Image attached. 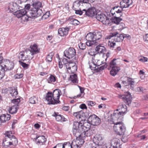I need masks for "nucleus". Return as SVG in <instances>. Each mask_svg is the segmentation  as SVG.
<instances>
[{
  "mask_svg": "<svg viewBox=\"0 0 148 148\" xmlns=\"http://www.w3.org/2000/svg\"><path fill=\"white\" fill-rule=\"evenodd\" d=\"M120 140L118 138H114L111 141V146L109 148H121V145L120 144ZM106 148H108L106 146Z\"/></svg>",
  "mask_w": 148,
  "mask_h": 148,
  "instance_id": "obj_10",
  "label": "nucleus"
},
{
  "mask_svg": "<svg viewBox=\"0 0 148 148\" xmlns=\"http://www.w3.org/2000/svg\"><path fill=\"white\" fill-rule=\"evenodd\" d=\"M95 18L98 21L101 22L104 24L106 25L109 23L110 18L104 14H97L95 16Z\"/></svg>",
  "mask_w": 148,
  "mask_h": 148,
  "instance_id": "obj_8",
  "label": "nucleus"
},
{
  "mask_svg": "<svg viewBox=\"0 0 148 148\" xmlns=\"http://www.w3.org/2000/svg\"><path fill=\"white\" fill-rule=\"evenodd\" d=\"M23 76V75L22 73L17 74L15 75L14 77L16 78L20 79L22 78Z\"/></svg>",
  "mask_w": 148,
  "mask_h": 148,
  "instance_id": "obj_57",
  "label": "nucleus"
},
{
  "mask_svg": "<svg viewBox=\"0 0 148 148\" xmlns=\"http://www.w3.org/2000/svg\"><path fill=\"white\" fill-rule=\"evenodd\" d=\"M18 108V106L13 105L10 108L9 112L11 114H14L17 112Z\"/></svg>",
  "mask_w": 148,
  "mask_h": 148,
  "instance_id": "obj_35",
  "label": "nucleus"
},
{
  "mask_svg": "<svg viewBox=\"0 0 148 148\" xmlns=\"http://www.w3.org/2000/svg\"><path fill=\"white\" fill-rule=\"evenodd\" d=\"M86 39L87 41L94 40L92 33H89L88 34L86 37Z\"/></svg>",
  "mask_w": 148,
  "mask_h": 148,
  "instance_id": "obj_39",
  "label": "nucleus"
},
{
  "mask_svg": "<svg viewBox=\"0 0 148 148\" xmlns=\"http://www.w3.org/2000/svg\"><path fill=\"white\" fill-rule=\"evenodd\" d=\"M27 11L25 9H23L18 10H17L16 11L14 12V15H15L18 18H21L23 15L26 14Z\"/></svg>",
  "mask_w": 148,
  "mask_h": 148,
  "instance_id": "obj_23",
  "label": "nucleus"
},
{
  "mask_svg": "<svg viewBox=\"0 0 148 148\" xmlns=\"http://www.w3.org/2000/svg\"><path fill=\"white\" fill-rule=\"evenodd\" d=\"M95 50L98 53H104L106 52V49L105 47L101 45H98L95 47Z\"/></svg>",
  "mask_w": 148,
  "mask_h": 148,
  "instance_id": "obj_29",
  "label": "nucleus"
},
{
  "mask_svg": "<svg viewBox=\"0 0 148 148\" xmlns=\"http://www.w3.org/2000/svg\"><path fill=\"white\" fill-rule=\"evenodd\" d=\"M32 5L33 8L29 11V14L33 17H38L42 14L41 10L40 9L42 7V3L37 0H32Z\"/></svg>",
  "mask_w": 148,
  "mask_h": 148,
  "instance_id": "obj_2",
  "label": "nucleus"
},
{
  "mask_svg": "<svg viewBox=\"0 0 148 148\" xmlns=\"http://www.w3.org/2000/svg\"><path fill=\"white\" fill-rule=\"evenodd\" d=\"M88 121L93 125H97L101 122L100 119L95 114L90 115Z\"/></svg>",
  "mask_w": 148,
  "mask_h": 148,
  "instance_id": "obj_6",
  "label": "nucleus"
},
{
  "mask_svg": "<svg viewBox=\"0 0 148 148\" xmlns=\"http://www.w3.org/2000/svg\"><path fill=\"white\" fill-rule=\"evenodd\" d=\"M10 115L8 114H3L0 116V121L1 123L9 121L10 119Z\"/></svg>",
  "mask_w": 148,
  "mask_h": 148,
  "instance_id": "obj_25",
  "label": "nucleus"
},
{
  "mask_svg": "<svg viewBox=\"0 0 148 148\" xmlns=\"http://www.w3.org/2000/svg\"><path fill=\"white\" fill-rule=\"evenodd\" d=\"M30 47V49H26V51L31 54V55H33L39 52L40 49L38 48L36 44H34L33 46H31Z\"/></svg>",
  "mask_w": 148,
  "mask_h": 148,
  "instance_id": "obj_17",
  "label": "nucleus"
},
{
  "mask_svg": "<svg viewBox=\"0 0 148 148\" xmlns=\"http://www.w3.org/2000/svg\"><path fill=\"white\" fill-rule=\"evenodd\" d=\"M27 51H26V50L25 51L23 52H21L19 53V55L18 57L19 60H21V61L22 60L23 61H24L27 60V58L25 56V55H26Z\"/></svg>",
  "mask_w": 148,
  "mask_h": 148,
  "instance_id": "obj_32",
  "label": "nucleus"
},
{
  "mask_svg": "<svg viewBox=\"0 0 148 148\" xmlns=\"http://www.w3.org/2000/svg\"><path fill=\"white\" fill-rule=\"evenodd\" d=\"M78 87L79 88L81 93L83 94L82 96H84V88L82 87L79 86H78Z\"/></svg>",
  "mask_w": 148,
  "mask_h": 148,
  "instance_id": "obj_61",
  "label": "nucleus"
},
{
  "mask_svg": "<svg viewBox=\"0 0 148 148\" xmlns=\"http://www.w3.org/2000/svg\"><path fill=\"white\" fill-rule=\"evenodd\" d=\"M61 94V90L58 89L55 90L53 92L52 94L53 99V100L57 101L58 103L60 102L59 99Z\"/></svg>",
  "mask_w": 148,
  "mask_h": 148,
  "instance_id": "obj_13",
  "label": "nucleus"
},
{
  "mask_svg": "<svg viewBox=\"0 0 148 148\" xmlns=\"http://www.w3.org/2000/svg\"><path fill=\"white\" fill-rule=\"evenodd\" d=\"M82 113L83 111H82L74 112L73 115L77 119H80L82 117Z\"/></svg>",
  "mask_w": 148,
  "mask_h": 148,
  "instance_id": "obj_42",
  "label": "nucleus"
},
{
  "mask_svg": "<svg viewBox=\"0 0 148 148\" xmlns=\"http://www.w3.org/2000/svg\"><path fill=\"white\" fill-rule=\"evenodd\" d=\"M58 113H57L55 112L52 115V116L56 117V119L57 121H58L63 122L65 121L67 119L63 116L59 114L58 115Z\"/></svg>",
  "mask_w": 148,
  "mask_h": 148,
  "instance_id": "obj_24",
  "label": "nucleus"
},
{
  "mask_svg": "<svg viewBox=\"0 0 148 148\" xmlns=\"http://www.w3.org/2000/svg\"><path fill=\"white\" fill-rule=\"evenodd\" d=\"M64 148H71V144L69 143H64Z\"/></svg>",
  "mask_w": 148,
  "mask_h": 148,
  "instance_id": "obj_54",
  "label": "nucleus"
},
{
  "mask_svg": "<svg viewBox=\"0 0 148 148\" xmlns=\"http://www.w3.org/2000/svg\"><path fill=\"white\" fill-rule=\"evenodd\" d=\"M20 101V99L18 98L17 99H15L11 100L12 103L15 104V105L18 106V104Z\"/></svg>",
  "mask_w": 148,
  "mask_h": 148,
  "instance_id": "obj_47",
  "label": "nucleus"
},
{
  "mask_svg": "<svg viewBox=\"0 0 148 148\" xmlns=\"http://www.w3.org/2000/svg\"><path fill=\"white\" fill-rule=\"evenodd\" d=\"M81 124H79V122H74L73 126V135L76 137V140H84L86 138V137H83L82 134L83 132L82 130Z\"/></svg>",
  "mask_w": 148,
  "mask_h": 148,
  "instance_id": "obj_3",
  "label": "nucleus"
},
{
  "mask_svg": "<svg viewBox=\"0 0 148 148\" xmlns=\"http://www.w3.org/2000/svg\"><path fill=\"white\" fill-rule=\"evenodd\" d=\"M119 97L122 99L127 105L129 106L131 104L132 100V97L130 94L129 93L126 92L124 95H120Z\"/></svg>",
  "mask_w": 148,
  "mask_h": 148,
  "instance_id": "obj_5",
  "label": "nucleus"
},
{
  "mask_svg": "<svg viewBox=\"0 0 148 148\" xmlns=\"http://www.w3.org/2000/svg\"><path fill=\"white\" fill-rule=\"evenodd\" d=\"M29 14V11L28 12H27V13H26V14H24V15H23L21 17V19L23 21H27L28 20V18H35V17H33L31 16V14H30V15H29L28 14Z\"/></svg>",
  "mask_w": 148,
  "mask_h": 148,
  "instance_id": "obj_34",
  "label": "nucleus"
},
{
  "mask_svg": "<svg viewBox=\"0 0 148 148\" xmlns=\"http://www.w3.org/2000/svg\"><path fill=\"white\" fill-rule=\"evenodd\" d=\"M135 83L134 79L129 77L127 78V81H122V83L126 86H130V88L132 90L134 89Z\"/></svg>",
  "mask_w": 148,
  "mask_h": 148,
  "instance_id": "obj_11",
  "label": "nucleus"
},
{
  "mask_svg": "<svg viewBox=\"0 0 148 148\" xmlns=\"http://www.w3.org/2000/svg\"><path fill=\"white\" fill-rule=\"evenodd\" d=\"M93 141L94 143L98 146L101 145L103 143L102 136L100 134L96 135L93 139Z\"/></svg>",
  "mask_w": 148,
  "mask_h": 148,
  "instance_id": "obj_15",
  "label": "nucleus"
},
{
  "mask_svg": "<svg viewBox=\"0 0 148 148\" xmlns=\"http://www.w3.org/2000/svg\"><path fill=\"white\" fill-rule=\"evenodd\" d=\"M118 33L117 32H115L113 33L112 35H109L106 37V39H110L112 38V39H114L115 42H118L121 41L120 38L118 36Z\"/></svg>",
  "mask_w": 148,
  "mask_h": 148,
  "instance_id": "obj_20",
  "label": "nucleus"
},
{
  "mask_svg": "<svg viewBox=\"0 0 148 148\" xmlns=\"http://www.w3.org/2000/svg\"><path fill=\"white\" fill-rule=\"evenodd\" d=\"M82 117H83L84 118H88L90 115H89V114L87 112H84L83 111V113H82Z\"/></svg>",
  "mask_w": 148,
  "mask_h": 148,
  "instance_id": "obj_52",
  "label": "nucleus"
},
{
  "mask_svg": "<svg viewBox=\"0 0 148 148\" xmlns=\"http://www.w3.org/2000/svg\"><path fill=\"white\" fill-rule=\"evenodd\" d=\"M78 46L79 49L82 50L85 49L86 47L85 44L82 43H80L79 44Z\"/></svg>",
  "mask_w": 148,
  "mask_h": 148,
  "instance_id": "obj_51",
  "label": "nucleus"
},
{
  "mask_svg": "<svg viewBox=\"0 0 148 148\" xmlns=\"http://www.w3.org/2000/svg\"><path fill=\"white\" fill-rule=\"evenodd\" d=\"M125 112V111L123 112V111L118 112V109H117L111 115V119L114 124L113 127L114 130L118 135H123L126 130L125 126L120 121L122 118V114Z\"/></svg>",
  "mask_w": 148,
  "mask_h": 148,
  "instance_id": "obj_1",
  "label": "nucleus"
},
{
  "mask_svg": "<svg viewBox=\"0 0 148 148\" xmlns=\"http://www.w3.org/2000/svg\"><path fill=\"white\" fill-rule=\"evenodd\" d=\"M132 3V0H122L120 2V4L121 6L123 8L128 7Z\"/></svg>",
  "mask_w": 148,
  "mask_h": 148,
  "instance_id": "obj_21",
  "label": "nucleus"
},
{
  "mask_svg": "<svg viewBox=\"0 0 148 148\" xmlns=\"http://www.w3.org/2000/svg\"><path fill=\"white\" fill-rule=\"evenodd\" d=\"M71 69H70V71H68V72L71 73H73L74 72H75L77 70V66L75 65L74 66H73V67H72Z\"/></svg>",
  "mask_w": 148,
  "mask_h": 148,
  "instance_id": "obj_50",
  "label": "nucleus"
},
{
  "mask_svg": "<svg viewBox=\"0 0 148 148\" xmlns=\"http://www.w3.org/2000/svg\"><path fill=\"white\" fill-rule=\"evenodd\" d=\"M9 138H10L11 139V143H10L11 144V145H13L14 147L16 146L18 143V140L17 138L12 134H10V136Z\"/></svg>",
  "mask_w": 148,
  "mask_h": 148,
  "instance_id": "obj_30",
  "label": "nucleus"
},
{
  "mask_svg": "<svg viewBox=\"0 0 148 148\" xmlns=\"http://www.w3.org/2000/svg\"><path fill=\"white\" fill-rule=\"evenodd\" d=\"M38 101V97L35 96L31 97L29 99V103L32 104H35Z\"/></svg>",
  "mask_w": 148,
  "mask_h": 148,
  "instance_id": "obj_40",
  "label": "nucleus"
},
{
  "mask_svg": "<svg viewBox=\"0 0 148 148\" xmlns=\"http://www.w3.org/2000/svg\"><path fill=\"white\" fill-rule=\"evenodd\" d=\"M94 37V40L96 41L98 40L101 38L102 34L101 32L96 31L92 33Z\"/></svg>",
  "mask_w": 148,
  "mask_h": 148,
  "instance_id": "obj_27",
  "label": "nucleus"
},
{
  "mask_svg": "<svg viewBox=\"0 0 148 148\" xmlns=\"http://www.w3.org/2000/svg\"><path fill=\"white\" fill-rule=\"evenodd\" d=\"M18 5L15 2H11L10 3L7 10L8 12H12L16 10L18 8Z\"/></svg>",
  "mask_w": 148,
  "mask_h": 148,
  "instance_id": "obj_14",
  "label": "nucleus"
},
{
  "mask_svg": "<svg viewBox=\"0 0 148 148\" xmlns=\"http://www.w3.org/2000/svg\"><path fill=\"white\" fill-rule=\"evenodd\" d=\"M69 20L71 21V24L75 26L78 25L80 23L79 21L76 19H73L72 20L70 18H69Z\"/></svg>",
  "mask_w": 148,
  "mask_h": 148,
  "instance_id": "obj_44",
  "label": "nucleus"
},
{
  "mask_svg": "<svg viewBox=\"0 0 148 148\" xmlns=\"http://www.w3.org/2000/svg\"><path fill=\"white\" fill-rule=\"evenodd\" d=\"M96 42V41H87L86 42V44L88 46H91L92 45L95 44Z\"/></svg>",
  "mask_w": 148,
  "mask_h": 148,
  "instance_id": "obj_46",
  "label": "nucleus"
},
{
  "mask_svg": "<svg viewBox=\"0 0 148 148\" xmlns=\"http://www.w3.org/2000/svg\"><path fill=\"white\" fill-rule=\"evenodd\" d=\"M103 65L102 64V65L100 66L99 69V71H100L104 70L105 68H107L108 65L106 64H104V63L103 64Z\"/></svg>",
  "mask_w": 148,
  "mask_h": 148,
  "instance_id": "obj_53",
  "label": "nucleus"
},
{
  "mask_svg": "<svg viewBox=\"0 0 148 148\" xmlns=\"http://www.w3.org/2000/svg\"><path fill=\"white\" fill-rule=\"evenodd\" d=\"M19 62L20 64H21V65L24 68L27 69L28 67L29 66L28 64L23 62L21 60H19Z\"/></svg>",
  "mask_w": 148,
  "mask_h": 148,
  "instance_id": "obj_48",
  "label": "nucleus"
},
{
  "mask_svg": "<svg viewBox=\"0 0 148 148\" xmlns=\"http://www.w3.org/2000/svg\"><path fill=\"white\" fill-rule=\"evenodd\" d=\"M14 66V63L12 62L9 61H6V64L4 65V69H6L7 70H11L13 69Z\"/></svg>",
  "mask_w": 148,
  "mask_h": 148,
  "instance_id": "obj_28",
  "label": "nucleus"
},
{
  "mask_svg": "<svg viewBox=\"0 0 148 148\" xmlns=\"http://www.w3.org/2000/svg\"><path fill=\"white\" fill-rule=\"evenodd\" d=\"M79 124H81V128L83 133L82 136L83 137H86V138L90 137L95 133L96 131L93 129H90L91 123L88 122H85L83 124L80 122H79Z\"/></svg>",
  "mask_w": 148,
  "mask_h": 148,
  "instance_id": "obj_4",
  "label": "nucleus"
},
{
  "mask_svg": "<svg viewBox=\"0 0 148 148\" xmlns=\"http://www.w3.org/2000/svg\"><path fill=\"white\" fill-rule=\"evenodd\" d=\"M114 16V17H112L110 18L112 22L118 25L119 24L122 19L120 18L121 16H119V15H112Z\"/></svg>",
  "mask_w": 148,
  "mask_h": 148,
  "instance_id": "obj_26",
  "label": "nucleus"
},
{
  "mask_svg": "<svg viewBox=\"0 0 148 148\" xmlns=\"http://www.w3.org/2000/svg\"><path fill=\"white\" fill-rule=\"evenodd\" d=\"M79 107L82 109H87V107L86 105L84 103L81 104L80 106Z\"/></svg>",
  "mask_w": 148,
  "mask_h": 148,
  "instance_id": "obj_64",
  "label": "nucleus"
},
{
  "mask_svg": "<svg viewBox=\"0 0 148 148\" xmlns=\"http://www.w3.org/2000/svg\"><path fill=\"white\" fill-rule=\"evenodd\" d=\"M37 140L38 143H43L45 142L46 140V139L44 136H40L38 137L36 136V140Z\"/></svg>",
  "mask_w": 148,
  "mask_h": 148,
  "instance_id": "obj_36",
  "label": "nucleus"
},
{
  "mask_svg": "<svg viewBox=\"0 0 148 148\" xmlns=\"http://www.w3.org/2000/svg\"><path fill=\"white\" fill-rule=\"evenodd\" d=\"M123 10V9L121 6H115L111 10L110 12L112 15H119V16H121L122 15L121 12Z\"/></svg>",
  "mask_w": 148,
  "mask_h": 148,
  "instance_id": "obj_12",
  "label": "nucleus"
},
{
  "mask_svg": "<svg viewBox=\"0 0 148 148\" xmlns=\"http://www.w3.org/2000/svg\"><path fill=\"white\" fill-rule=\"evenodd\" d=\"M75 13L76 14H79V15H81L82 14V10H76Z\"/></svg>",
  "mask_w": 148,
  "mask_h": 148,
  "instance_id": "obj_63",
  "label": "nucleus"
},
{
  "mask_svg": "<svg viewBox=\"0 0 148 148\" xmlns=\"http://www.w3.org/2000/svg\"><path fill=\"white\" fill-rule=\"evenodd\" d=\"M108 45L111 48H114V47L116 45L115 43L111 41L110 40L109 41Z\"/></svg>",
  "mask_w": 148,
  "mask_h": 148,
  "instance_id": "obj_55",
  "label": "nucleus"
},
{
  "mask_svg": "<svg viewBox=\"0 0 148 148\" xmlns=\"http://www.w3.org/2000/svg\"><path fill=\"white\" fill-rule=\"evenodd\" d=\"M116 60L115 59H114L112 60L110 63V66L112 68V67H114L115 68H119L117 66H116V63L115 62V61Z\"/></svg>",
  "mask_w": 148,
  "mask_h": 148,
  "instance_id": "obj_45",
  "label": "nucleus"
},
{
  "mask_svg": "<svg viewBox=\"0 0 148 148\" xmlns=\"http://www.w3.org/2000/svg\"><path fill=\"white\" fill-rule=\"evenodd\" d=\"M53 148H64V144H58Z\"/></svg>",
  "mask_w": 148,
  "mask_h": 148,
  "instance_id": "obj_58",
  "label": "nucleus"
},
{
  "mask_svg": "<svg viewBox=\"0 0 148 148\" xmlns=\"http://www.w3.org/2000/svg\"><path fill=\"white\" fill-rule=\"evenodd\" d=\"M81 4L82 3L80 0L76 1L73 4V7L75 9H77V8L80 6Z\"/></svg>",
  "mask_w": 148,
  "mask_h": 148,
  "instance_id": "obj_41",
  "label": "nucleus"
},
{
  "mask_svg": "<svg viewBox=\"0 0 148 148\" xmlns=\"http://www.w3.org/2000/svg\"><path fill=\"white\" fill-rule=\"evenodd\" d=\"M70 29V27H68L60 28L58 29V33L61 36L66 35L68 34V32Z\"/></svg>",
  "mask_w": 148,
  "mask_h": 148,
  "instance_id": "obj_19",
  "label": "nucleus"
},
{
  "mask_svg": "<svg viewBox=\"0 0 148 148\" xmlns=\"http://www.w3.org/2000/svg\"><path fill=\"white\" fill-rule=\"evenodd\" d=\"M10 134H12L11 131H7L4 134L5 137L3 140L2 144L6 148L11 145L10 143H11V139L10 138H9Z\"/></svg>",
  "mask_w": 148,
  "mask_h": 148,
  "instance_id": "obj_7",
  "label": "nucleus"
},
{
  "mask_svg": "<svg viewBox=\"0 0 148 148\" xmlns=\"http://www.w3.org/2000/svg\"><path fill=\"white\" fill-rule=\"evenodd\" d=\"M76 54L75 50L73 48L70 47L64 52V56L69 59L71 58Z\"/></svg>",
  "mask_w": 148,
  "mask_h": 148,
  "instance_id": "obj_9",
  "label": "nucleus"
},
{
  "mask_svg": "<svg viewBox=\"0 0 148 148\" xmlns=\"http://www.w3.org/2000/svg\"><path fill=\"white\" fill-rule=\"evenodd\" d=\"M70 75L69 80L73 83H77L78 80L77 75L75 74H73Z\"/></svg>",
  "mask_w": 148,
  "mask_h": 148,
  "instance_id": "obj_31",
  "label": "nucleus"
},
{
  "mask_svg": "<svg viewBox=\"0 0 148 148\" xmlns=\"http://www.w3.org/2000/svg\"><path fill=\"white\" fill-rule=\"evenodd\" d=\"M97 14L96 10L94 7L89 8L87 12V16L92 17L95 16Z\"/></svg>",
  "mask_w": 148,
  "mask_h": 148,
  "instance_id": "obj_22",
  "label": "nucleus"
},
{
  "mask_svg": "<svg viewBox=\"0 0 148 148\" xmlns=\"http://www.w3.org/2000/svg\"><path fill=\"white\" fill-rule=\"evenodd\" d=\"M64 66L66 67L67 69L68 70V71H69L68 70H70V67H69V62H68L66 63H64Z\"/></svg>",
  "mask_w": 148,
  "mask_h": 148,
  "instance_id": "obj_60",
  "label": "nucleus"
},
{
  "mask_svg": "<svg viewBox=\"0 0 148 148\" xmlns=\"http://www.w3.org/2000/svg\"><path fill=\"white\" fill-rule=\"evenodd\" d=\"M88 106H93L95 105L96 104V103L93 101H88L87 102Z\"/></svg>",
  "mask_w": 148,
  "mask_h": 148,
  "instance_id": "obj_59",
  "label": "nucleus"
},
{
  "mask_svg": "<svg viewBox=\"0 0 148 148\" xmlns=\"http://www.w3.org/2000/svg\"><path fill=\"white\" fill-rule=\"evenodd\" d=\"M53 54V52L50 53L47 56L46 58V60L47 61L49 62L51 61L52 58V56Z\"/></svg>",
  "mask_w": 148,
  "mask_h": 148,
  "instance_id": "obj_43",
  "label": "nucleus"
},
{
  "mask_svg": "<svg viewBox=\"0 0 148 148\" xmlns=\"http://www.w3.org/2000/svg\"><path fill=\"white\" fill-rule=\"evenodd\" d=\"M120 70L119 68H116L112 67L110 71V74L112 76H115L116 75L117 73Z\"/></svg>",
  "mask_w": 148,
  "mask_h": 148,
  "instance_id": "obj_37",
  "label": "nucleus"
},
{
  "mask_svg": "<svg viewBox=\"0 0 148 148\" xmlns=\"http://www.w3.org/2000/svg\"><path fill=\"white\" fill-rule=\"evenodd\" d=\"M9 91L10 93L13 98H15L18 95V92L16 88H10Z\"/></svg>",
  "mask_w": 148,
  "mask_h": 148,
  "instance_id": "obj_33",
  "label": "nucleus"
},
{
  "mask_svg": "<svg viewBox=\"0 0 148 148\" xmlns=\"http://www.w3.org/2000/svg\"><path fill=\"white\" fill-rule=\"evenodd\" d=\"M52 93L51 92H49L47 93L45 99L48 102L49 104H55L58 103L57 101L52 99Z\"/></svg>",
  "mask_w": 148,
  "mask_h": 148,
  "instance_id": "obj_18",
  "label": "nucleus"
},
{
  "mask_svg": "<svg viewBox=\"0 0 148 148\" xmlns=\"http://www.w3.org/2000/svg\"><path fill=\"white\" fill-rule=\"evenodd\" d=\"M56 77L55 76L51 74L47 79V82L49 83L54 82L56 81Z\"/></svg>",
  "mask_w": 148,
  "mask_h": 148,
  "instance_id": "obj_38",
  "label": "nucleus"
},
{
  "mask_svg": "<svg viewBox=\"0 0 148 148\" xmlns=\"http://www.w3.org/2000/svg\"><path fill=\"white\" fill-rule=\"evenodd\" d=\"M100 65L101 64H100ZM99 65H100L97 62L96 64H93V66L91 65H90L89 66V68L92 70H95L98 69L97 68L96 66H99Z\"/></svg>",
  "mask_w": 148,
  "mask_h": 148,
  "instance_id": "obj_49",
  "label": "nucleus"
},
{
  "mask_svg": "<svg viewBox=\"0 0 148 148\" xmlns=\"http://www.w3.org/2000/svg\"><path fill=\"white\" fill-rule=\"evenodd\" d=\"M75 65V63H73L72 62H69V67H70V69H71L72 67H73V66H74V65Z\"/></svg>",
  "mask_w": 148,
  "mask_h": 148,
  "instance_id": "obj_62",
  "label": "nucleus"
},
{
  "mask_svg": "<svg viewBox=\"0 0 148 148\" xmlns=\"http://www.w3.org/2000/svg\"><path fill=\"white\" fill-rule=\"evenodd\" d=\"M84 141L83 140H73L71 144V148H80V145L84 143Z\"/></svg>",
  "mask_w": 148,
  "mask_h": 148,
  "instance_id": "obj_16",
  "label": "nucleus"
},
{
  "mask_svg": "<svg viewBox=\"0 0 148 148\" xmlns=\"http://www.w3.org/2000/svg\"><path fill=\"white\" fill-rule=\"evenodd\" d=\"M139 60L143 62H145L147 60V58L145 57L141 56V58L139 59Z\"/></svg>",
  "mask_w": 148,
  "mask_h": 148,
  "instance_id": "obj_56",
  "label": "nucleus"
}]
</instances>
